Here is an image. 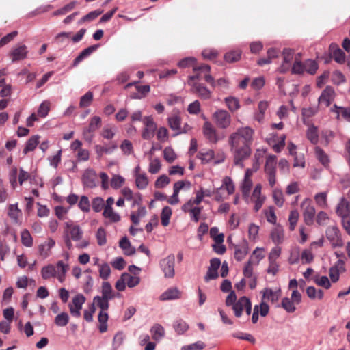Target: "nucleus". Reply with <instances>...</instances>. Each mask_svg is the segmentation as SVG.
<instances>
[{
    "mask_svg": "<svg viewBox=\"0 0 350 350\" xmlns=\"http://www.w3.org/2000/svg\"><path fill=\"white\" fill-rule=\"evenodd\" d=\"M182 211L185 213H189L190 218L196 223L198 222L200 219V214L203 207L191 205V202H186L182 206Z\"/></svg>",
    "mask_w": 350,
    "mask_h": 350,
    "instance_id": "2eb2a0df",
    "label": "nucleus"
},
{
    "mask_svg": "<svg viewBox=\"0 0 350 350\" xmlns=\"http://www.w3.org/2000/svg\"><path fill=\"white\" fill-rule=\"evenodd\" d=\"M150 333L153 340L159 341L165 336V329L160 324H155L151 327Z\"/></svg>",
    "mask_w": 350,
    "mask_h": 350,
    "instance_id": "c85d7f7f",
    "label": "nucleus"
},
{
    "mask_svg": "<svg viewBox=\"0 0 350 350\" xmlns=\"http://www.w3.org/2000/svg\"><path fill=\"white\" fill-rule=\"evenodd\" d=\"M28 55V49L25 44H17L9 53V57L11 58L12 62H19L27 58Z\"/></svg>",
    "mask_w": 350,
    "mask_h": 350,
    "instance_id": "9b49d317",
    "label": "nucleus"
},
{
    "mask_svg": "<svg viewBox=\"0 0 350 350\" xmlns=\"http://www.w3.org/2000/svg\"><path fill=\"white\" fill-rule=\"evenodd\" d=\"M256 266H257V265L254 264L252 259H249L243 270L244 276L246 278H251L253 275L254 267Z\"/></svg>",
    "mask_w": 350,
    "mask_h": 350,
    "instance_id": "338daca9",
    "label": "nucleus"
},
{
    "mask_svg": "<svg viewBox=\"0 0 350 350\" xmlns=\"http://www.w3.org/2000/svg\"><path fill=\"white\" fill-rule=\"evenodd\" d=\"M180 295L177 288H170L161 295L160 299L162 301L176 299L180 298Z\"/></svg>",
    "mask_w": 350,
    "mask_h": 350,
    "instance_id": "bb28decb",
    "label": "nucleus"
},
{
    "mask_svg": "<svg viewBox=\"0 0 350 350\" xmlns=\"http://www.w3.org/2000/svg\"><path fill=\"white\" fill-rule=\"evenodd\" d=\"M317 204L321 208H325L327 204V193L325 192L318 193L314 196Z\"/></svg>",
    "mask_w": 350,
    "mask_h": 350,
    "instance_id": "bf43d9fd",
    "label": "nucleus"
},
{
    "mask_svg": "<svg viewBox=\"0 0 350 350\" xmlns=\"http://www.w3.org/2000/svg\"><path fill=\"white\" fill-rule=\"evenodd\" d=\"M145 126L142 136L144 139H150L154 135L157 125L151 116H146L142 120Z\"/></svg>",
    "mask_w": 350,
    "mask_h": 350,
    "instance_id": "f8f14e48",
    "label": "nucleus"
},
{
    "mask_svg": "<svg viewBox=\"0 0 350 350\" xmlns=\"http://www.w3.org/2000/svg\"><path fill=\"white\" fill-rule=\"evenodd\" d=\"M101 124L102 120L99 116H94L91 118L88 126L83 131V138L85 141L89 143L92 142L94 137V132L101 126Z\"/></svg>",
    "mask_w": 350,
    "mask_h": 350,
    "instance_id": "423d86ee",
    "label": "nucleus"
},
{
    "mask_svg": "<svg viewBox=\"0 0 350 350\" xmlns=\"http://www.w3.org/2000/svg\"><path fill=\"white\" fill-rule=\"evenodd\" d=\"M92 209L96 213H98L101 211V210H105V204L104 200L100 197H96L93 199L92 202Z\"/></svg>",
    "mask_w": 350,
    "mask_h": 350,
    "instance_id": "052dcab7",
    "label": "nucleus"
},
{
    "mask_svg": "<svg viewBox=\"0 0 350 350\" xmlns=\"http://www.w3.org/2000/svg\"><path fill=\"white\" fill-rule=\"evenodd\" d=\"M102 297L108 299L109 300L112 299L115 297V294L113 291L111 285L108 282H104L101 286Z\"/></svg>",
    "mask_w": 350,
    "mask_h": 350,
    "instance_id": "473e14b6",
    "label": "nucleus"
},
{
    "mask_svg": "<svg viewBox=\"0 0 350 350\" xmlns=\"http://www.w3.org/2000/svg\"><path fill=\"white\" fill-rule=\"evenodd\" d=\"M174 328L178 334H183L188 329L189 326L186 322L178 320L174 322Z\"/></svg>",
    "mask_w": 350,
    "mask_h": 350,
    "instance_id": "680f3d73",
    "label": "nucleus"
},
{
    "mask_svg": "<svg viewBox=\"0 0 350 350\" xmlns=\"http://www.w3.org/2000/svg\"><path fill=\"white\" fill-rule=\"evenodd\" d=\"M205 347V344L202 341H197L195 343L185 345L181 347V350H202Z\"/></svg>",
    "mask_w": 350,
    "mask_h": 350,
    "instance_id": "774afa93",
    "label": "nucleus"
},
{
    "mask_svg": "<svg viewBox=\"0 0 350 350\" xmlns=\"http://www.w3.org/2000/svg\"><path fill=\"white\" fill-rule=\"evenodd\" d=\"M248 253V246L244 243L241 246L237 247L234 251V258L237 260L241 261Z\"/></svg>",
    "mask_w": 350,
    "mask_h": 350,
    "instance_id": "f704fd0d",
    "label": "nucleus"
},
{
    "mask_svg": "<svg viewBox=\"0 0 350 350\" xmlns=\"http://www.w3.org/2000/svg\"><path fill=\"white\" fill-rule=\"evenodd\" d=\"M109 319L108 314L106 311H100L98 314V319L100 323L98 329L101 333L107 330V321Z\"/></svg>",
    "mask_w": 350,
    "mask_h": 350,
    "instance_id": "72a5a7b5",
    "label": "nucleus"
},
{
    "mask_svg": "<svg viewBox=\"0 0 350 350\" xmlns=\"http://www.w3.org/2000/svg\"><path fill=\"white\" fill-rule=\"evenodd\" d=\"M241 52L239 50L230 51L224 55V60L228 63L237 62L241 58Z\"/></svg>",
    "mask_w": 350,
    "mask_h": 350,
    "instance_id": "58836bf2",
    "label": "nucleus"
},
{
    "mask_svg": "<svg viewBox=\"0 0 350 350\" xmlns=\"http://www.w3.org/2000/svg\"><path fill=\"white\" fill-rule=\"evenodd\" d=\"M68 266L62 261H58L56 266L49 264L41 269V275L44 280H49L51 278H57L61 283L65 280L66 273Z\"/></svg>",
    "mask_w": 350,
    "mask_h": 350,
    "instance_id": "f03ea898",
    "label": "nucleus"
},
{
    "mask_svg": "<svg viewBox=\"0 0 350 350\" xmlns=\"http://www.w3.org/2000/svg\"><path fill=\"white\" fill-rule=\"evenodd\" d=\"M146 208L144 206H141L138 208L137 213H133L131 215V219L134 224L137 225L139 222V219L141 217H144L146 215Z\"/></svg>",
    "mask_w": 350,
    "mask_h": 350,
    "instance_id": "4d7b16f0",
    "label": "nucleus"
},
{
    "mask_svg": "<svg viewBox=\"0 0 350 350\" xmlns=\"http://www.w3.org/2000/svg\"><path fill=\"white\" fill-rule=\"evenodd\" d=\"M318 69V64L316 61L307 59L304 62V71L310 75H314Z\"/></svg>",
    "mask_w": 350,
    "mask_h": 350,
    "instance_id": "8fccbe9b",
    "label": "nucleus"
},
{
    "mask_svg": "<svg viewBox=\"0 0 350 350\" xmlns=\"http://www.w3.org/2000/svg\"><path fill=\"white\" fill-rule=\"evenodd\" d=\"M21 243L26 247H31L33 245V239L29 232L25 229L21 233Z\"/></svg>",
    "mask_w": 350,
    "mask_h": 350,
    "instance_id": "6e6d98bb",
    "label": "nucleus"
},
{
    "mask_svg": "<svg viewBox=\"0 0 350 350\" xmlns=\"http://www.w3.org/2000/svg\"><path fill=\"white\" fill-rule=\"evenodd\" d=\"M193 75L188 77L187 82H198L204 79L208 83H213V77L211 75V66L208 64H201L200 66H193Z\"/></svg>",
    "mask_w": 350,
    "mask_h": 350,
    "instance_id": "7ed1b4c3",
    "label": "nucleus"
},
{
    "mask_svg": "<svg viewBox=\"0 0 350 350\" xmlns=\"http://www.w3.org/2000/svg\"><path fill=\"white\" fill-rule=\"evenodd\" d=\"M265 197L261 196V186L260 185H256L252 195V200L254 202V210L256 212L258 211L259 209L262 207L264 201Z\"/></svg>",
    "mask_w": 350,
    "mask_h": 350,
    "instance_id": "6ab92c4d",
    "label": "nucleus"
},
{
    "mask_svg": "<svg viewBox=\"0 0 350 350\" xmlns=\"http://www.w3.org/2000/svg\"><path fill=\"white\" fill-rule=\"evenodd\" d=\"M191 87L190 92L196 94L200 98L208 100L211 98V92L208 88L199 82H187Z\"/></svg>",
    "mask_w": 350,
    "mask_h": 350,
    "instance_id": "6e6552de",
    "label": "nucleus"
},
{
    "mask_svg": "<svg viewBox=\"0 0 350 350\" xmlns=\"http://www.w3.org/2000/svg\"><path fill=\"white\" fill-rule=\"evenodd\" d=\"M94 304L101 309L100 311H107L109 309V299L102 296H95L93 299Z\"/></svg>",
    "mask_w": 350,
    "mask_h": 350,
    "instance_id": "e433bc0d",
    "label": "nucleus"
},
{
    "mask_svg": "<svg viewBox=\"0 0 350 350\" xmlns=\"http://www.w3.org/2000/svg\"><path fill=\"white\" fill-rule=\"evenodd\" d=\"M281 304L282 307L288 312H293L296 310L294 302L288 297L283 298Z\"/></svg>",
    "mask_w": 350,
    "mask_h": 350,
    "instance_id": "0e129e2a",
    "label": "nucleus"
},
{
    "mask_svg": "<svg viewBox=\"0 0 350 350\" xmlns=\"http://www.w3.org/2000/svg\"><path fill=\"white\" fill-rule=\"evenodd\" d=\"M282 55L283 62L278 70L280 72L284 73L291 67V63L294 57V51L291 49H284Z\"/></svg>",
    "mask_w": 350,
    "mask_h": 350,
    "instance_id": "dca6fc26",
    "label": "nucleus"
},
{
    "mask_svg": "<svg viewBox=\"0 0 350 350\" xmlns=\"http://www.w3.org/2000/svg\"><path fill=\"white\" fill-rule=\"evenodd\" d=\"M119 245L124 250L126 255L130 256L135 253V249L131 246L126 237L121 239L119 242Z\"/></svg>",
    "mask_w": 350,
    "mask_h": 350,
    "instance_id": "7c9ffc66",
    "label": "nucleus"
},
{
    "mask_svg": "<svg viewBox=\"0 0 350 350\" xmlns=\"http://www.w3.org/2000/svg\"><path fill=\"white\" fill-rule=\"evenodd\" d=\"M172 215V209L169 206L163 207L161 214V224L163 226H168L170 223V219Z\"/></svg>",
    "mask_w": 350,
    "mask_h": 350,
    "instance_id": "09e8293b",
    "label": "nucleus"
},
{
    "mask_svg": "<svg viewBox=\"0 0 350 350\" xmlns=\"http://www.w3.org/2000/svg\"><path fill=\"white\" fill-rule=\"evenodd\" d=\"M301 208L303 211V217L304 222L308 226H311L314 223V219L316 213L312 200L306 198L301 203Z\"/></svg>",
    "mask_w": 350,
    "mask_h": 350,
    "instance_id": "39448f33",
    "label": "nucleus"
},
{
    "mask_svg": "<svg viewBox=\"0 0 350 350\" xmlns=\"http://www.w3.org/2000/svg\"><path fill=\"white\" fill-rule=\"evenodd\" d=\"M213 118L216 125L221 129H227L231 123V116L226 110L216 111L213 114Z\"/></svg>",
    "mask_w": 350,
    "mask_h": 350,
    "instance_id": "1a4fd4ad",
    "label": "nucleus"
},
{
    "mask_svg": "<svg viewBox=\"0 0 350 350\" xmlns=\"http://www.w3.org/2000/svg\"><path fill=\"white\" fill-rule=\"evenodd\" d=\"M85 300V296L82 294H77L72 298L68 307L70 312L73 317H79L81 316V310Z\"/></svg>",
    "mask_w": 350,
    "mask_h": 350,
    "instance_id": "9d476101",
    "label": "nucleus"
},
{
    "mask_svg": "<svg viewBox=\"0 0 350 350\" xmlns=\"http://www.w3.org/2000/svg\"><path fill=\"white\" fill-rule=\"evenodd\" d=\"M54 321L57 326L64 327L69 322V316L66 312H62L55 317Z\"/></svg>",
    "mask_w": 350,
    "mask_h": 350,
    "instance_id": "3c124183",
    "label": "nucleus"
},
{
    "mask_svg": "<svg viewBox=\"0 0 350 350\" xmlns=\"http://www.w3.org/2000/svg\"><path fill=\"white\" fill-rule=\"evenodd\" d=\"M254 133V130L249 126L237 129L228 136V142L230 148L251 146Z\"/></svg>",
    "mask_w": 350,
    "mask_h": 350,
    "instance_id": "f257e3e1",
    "label": "nucleus"
},
{
    "mask_svg": "<svg viewBox=\"0 0 350 350\" xmlns=\"http://www.w3.org/2000/svg\"><path fill=\"white\" fill-rule=\"evenodd\" d=\"M93 93L90 91L86 92L83 96L81 97L79 101V107L85 108L89 107L93 101Z\"/></svg>",
    "mask_w": 350,
    "mask_h": 350,
    "instance_id": "c03bdc74",
    "label": "nucleus"
},
{
    "mask_svg": "<svg viewBox=\"0 0 350 350\" xmlns=\"http://www.w3.org/2000/svg\"><path fill=\"white\" fill-rule=\"evenodd\" d=\"M326 237L333 247H336L342 245L340 231L336 226L328 227L326 230Z\"/></svg>",
    "mask_w": 350,
    "mask_h": 350,
    "instance_id": "4468645a",
    "label": "nucleus"
},
{
    "mask_svg": "<svg viewBox=\"0 0 350 350\" xmlns=\"http://www.w3.org/2000/svg\"><path fill=\"white\" fill-rule=\"evenodd\" d=\"M103 10H96L89 12L88 14L85 15L83 17L81 18L79 21L80 23L92 21L96 18L98 16H100L103 13Z\"/></svg>",
    "mask_w": 350,
    "mask_h": 350,
    "instance_id": "13d9d810",
    "label": "nucleus"
},
{
    "mask_svg": "<svg viewBox=\"0 0 350 350\" xmlns=\"http://www.w3.org/2000/svg\"><path fill=\"white\" fill-rule=\"evenodd\" d=\"M336 214L340 217H347L350 215V203L349 202L345 199V198H342L337 204Z\"/></svg>",
    "mask_w": 350,
    "mask_h": 350,
    "instance_id": "aec40b11",
    "label": "nucleus"
},
{
    "mask_svg": "<svg viewBox=\"0 0 350 350\" xmlns=\"http://www.w3.org/2000/svg\"><path fill=\"white\" fill-rule=\"evenodd\" d=\"M99 267V276L103 279L107 280L111 273V269L107 263L98 265Z\"/></svg>",
    "mask_w": 350,
    "mask_h": 350,
    "instance_id": "69168bd1",
    "label": "nucleus"
},
{
    "mask_svg": "<svg viewBox=\"0 0 350 350\" xmlns=\"http://www.w3.org/2000/svg\"><path fill=\"white\" fill-rule=\"evenodd\" d=\"M335 98V92L332 87L327 86L318 99L319 104L329 107Z\"/></svg>",
    "mask_w": 350,
    "mask_h": 350,
    "instance_id": "f3484780",
    "label": "nucleus"
},
{
    "mask_svg": "<svg viewBox=\"0 0 350 350\" xmlns=\"http://www.w3.org/2000/svg\"><path fill=\"white\" fill-rule=\"evenodd\" d=\"M38 138V136L35 135L28 139L23 149V153L25 154H27L29 152L33 151L36 148L39 143Z\"/></svg>",
    "mask_w": 350,
    "mask_h": 350,
    "instance_id": "c9c22d12",
    "label": "nucleus"
},
{
    "mask_svg": "<svg viewBox=\"0 0 350 350\" xmlns=\"http://www.w3.org/2000/svg\"><path fill=\"white\" fill-rule=\"evenodd\" d=\"M230 150L233 154L234 164L241 168L244 167L243 162L247 160L251 155V147L234 148Z\"/></svg>",
    "mask_w": 350,
    "mask_h": 350,
    "instance_id": "20e7f679",
    "label": "nucleus"
},
{
    "mask_svg": "<svg viewBox=\"0 0 350 350\" xmlns=\"http://www.w3.org/2000/svg\"><path fill=\"white\" fill-rule=\"evenodd\" d=\"M77 2L75 1H71L69 3L66 4L64 7L61 8L60 9H58L55 10L53 13V16H58V15H64L66 13L69 12L70 11L72 10L75 6L77 5Z\"/></svg>",
    "mask_w": 350,
    "mask_h": 350,
    "instance_id": "79ce46f5",
    "label": "nucleus"
},
{
    "mask_svg": "<svg viewBox=\"0 0 350 350\" xmlns=\"http://www.w3.org/2000/svg\"><path fill=\"white\" fill-rule=\"evenodd\" d=\"M315 154L317 159L324 165H328L329 163V159L328 155L325 152V151L321 148L320 147L315 148Z\"/></svg>",
    "mask_w": 350,
    "mask_h": 350,
    "instance_id": "4c0bfd02",
    "label": "nucleus"
},
{
    "mask_svg": "<svg viewBox=\"0 0 350 350\" xmlns=\"http://www.w3.org/2000/svg\"><path fill=\"white\" fill-rule=\"evenodd\" d=\"M98 47V44L92 45L84 50H83L79 55L74 59L72 66H77L85 58L90 56L94 51H95Z\"/></svg>",
    "mask_w": 350,
    "mask_h": 350,
    "instance_id": "4be33fe9",
    "label": "nucleus"
},
{
    "mask_svg": "<svg viewBox=\"0 0 350 350\" xmlns=\"http://www.w3.org/2000/svg\"><path fill=\"white\" fill-rule=\"evenodd\" d=\"M64 234L72 239V240L77 241L81 239L83 232L79 225L67 222L66 223Z\"/></svg>",
    "mask_w": 350,
    "mask_h": 350,
    "instance_id": "ddd939ff",
    "label": "nucleus"
},
{
    "mask_svg": "<svg viewBox=\"0 0 350 350\" xmlns=\"http://www.w3.org/2000/svg\"><path fill=\"white\" fill-rule=\"evenodd\" d=\"M271 239L275 244H280L284 238V230L280 226H275L271 232Z\"/></svg>",
    "mask_w": 350,
    "mask_h": 350,
    "instance_id": "393cba45",
    "label": "nucleus"
},
{
    "mask_svg": "<svg viewBox=\"0 0 350 350\" xmlns=\"http://www.w3.org/2000/svg\"><path fill=\"white\" fill-rule=\"evenodd\" d=\"M83 183L84 185L89 188H93L96 186V174L92 170H87L83 175Z\"/></svg>",
    "mask_w": 350,
    "mask_h": 350,
    "instance_id": "a878e982",
    "label": "nucleus"
},
{
    "mask_svg": "<svg viewBox=\"0 0 350 350\" xmlns=\"http://www.w3.org/2000/svg\"><path fill=\"white\" fill-rule=\"evenodd\" d=\"M8 216L14 221H17L21 215V211L18 207V204H10L8 207Z\"/></svg>",
    "mask_w": 350,
    "mask_h": 350,
    "instance_id": "a19ab883",
    "label": "nucleus"
},
{
    "mask_svg": "<svg viewBox=\"0 0 350 350\" xmlns=\"http://www.w3.org/2000/svg\"><path fill=\"white\" fill-rule=\"evenodd\" d=\"M247 299L248 298L247 297L243 296L233 304L232 310L235 317H240L242 315V312L244 310L245 305L246 304Z\"/></svg>",
    "mask_w": 350,
    "mask_h": 350,
    "instance_id": "cd10ccee",
    "label": "nucleus"
},
{
    "mask_svg": "<svg viewBox=\"0 0 350 350\" xmlns=\"http://www.w3.org/2000/svg\"><path fill=\"white\" fill-rule=\"evenodd\" d=\"M116 128L115 126H106L103 129L101 135L107 139H111L116 133Z\"/></svg>",
    "mask_w": 350,
    "mask_h": 350,
    "instance_id": "e2e57ef3",
    "label": "nucleus"
},
{
    "mask_svg": "<svg viewBox=\"0 0 350 350\" xmlns=\"http://www.w3.org/2000/svg\"><path fill=\"white\" fill-rule=\"evenodd\" d=\"M280 294V290L274 291L271 288H266L262 291V300L264 301L265 300H270L272 303H275L279 299Z\"/></svg>",
    "mask_w": 350,
    "mask_h": 350,
    "instance_id": "b1692460",
    "label": "nucleus"
},
{
    "mask_svg": "<svg viewBox=\"0 0 350 350\" xmlns=\"http://www.w3.org/2000/svg\"><path fill=\"white\" fill-rule=\"evenodd\" d=\"M273 198L275 204L279 206L282 207L284 202V198L283 195V192L281 189H275L273 191Z\"/></svg>",
    "mask_w": 350,
    "mask_h": 350,
    "instance_id": "864d4df0",
    "label": "nucleus"
},
{
    "mask_svg": "<svg viewBox=\"0 0 350 350\" xmlns=\"http://www.w3.org/2000/svg\"><path fill=\"white\" fill-rule=\"evenodd\" d=\"M225 103L230 111L234 112L239 107V100L234 97H227L225 98Z\"/></svg>",
    "mask_w": 350,
    "mask_h": 350,
    "instance_id": "5fc2aeb1",
    "label": "nucleus"
},
{
    "mask_svg": "<svg viewBox=\"0 0 350 350\" xmlns=\"http://www.w3.org/2000/svg\"><path fill=\"white\" fill-rule=\"evenodd\" d=\"M276 157L270 155L267 158L265 171L267 174H275Z\"/></svg>",
    "mask_w": 350,
    "mask_h": 350,
    "instance_id": "2f4dec72",
    "label": "nucleus"
},
{
    "mask_svg": "<svg viewBox=\"0 0 350 350\" xmlns=\"http://www.w3.org/2000/svg\"><path fill=\"white\" fill-rule=\"evenodd\" d=\"M55 245V241L52 238H48L38 247L40 255L44 258L49 257L51 254V250Z\"/></svg>",
    "mask_w": 350,
    "mask_h": 350,
    "instance_id": "412c9836",
    "label": "nucleus"
},
{
    "mask_svg": "<svg viewBox=\"0 0 350 350\" xmlns=\"http://www.w3.org/2000/svg\"><path fill=\"white\" fill-rule=\"evenodd\" d=\"M203 133L206 138L212 143L216 144L219 140L215 129L209 122H206L204 124Z\"/></svg>",
    "mask_w": 350,
    "mask_h": 350,
    "instance_id": "a211bd4d",
    "label": "nucleus"
},
{
    "mask_svg": "<svg viewBox=\"0 0 350 350\" xmlns=\"http://www.w3.org/2000/svg\"><path fill=\"white\" fill-rule=\"evenodd\" d=\"M135 178L136 186L139 189L146 188L148 184V179L145 174H137Z\"/></svg>",
    "mask_w": 350,
    "mask_h": 350,
    "instance_id": "ea45409f",
    "label": "nucleus"
},
{
    "mask_svg": "<svg viewBox=\"0 0 350 350\" xmlns=\"http://www.w3.org/2000/svg\"><path fill=\"white\" fill-rule=\"evenodd\" d=\"M252 187V181L251 179L243 180L241 185V192L243 197L245 200H248L249 195Z\"/></svg>",
    "mask_w": 350,
    "mask_h": 350,
    "instance_id": "49530a36",
    "label": "nucleus"
},
{
    "mask_svg": "<svg viewBox=\"0 0 350 350\" xmlns=\"http://www.w3.org/2000/svg\"><path fill=\"white\" fill-rule=\"evenodd\" d=\"M180 118L176 114H174L168 118V124L172 130H180Z\"/></svg>",
    "mask_w": 350,
    "mask_h": 350,
    "instance_id": "de8ad7c7",
    "label": "nucleus"
},
{
    "mask_svg": "<svg viewBox=\"0 0 350 350\" xmlns=\"http://www.w3.org/2000/svg\"><path fill=\"white\" fill-rule=\"evenodd\" d=\"M299 217V214L297 210H292L290 213L288 221H289V229L293 231L295 228L297 223Z\"/></svg>",
    "mask_w": 350,
    "mask_h": 350,
    "instance_id": "603ef678",
    "label": "nucleus"
},
{
    "mask_svg": "<svg viewBox=\"0 0 350 350\" xmlns=\"http://www.w3.org/2000/svg\"><path fill=\"white\" fill-rule=\"evenodd\" d=\"M330 55L338 64H343L345 61V53L336 44L330 45Z\"/></svg>",
    "mask_w": 350,
    "mask_h": 350,
    "instance_id": "5701e85b",
    "label": "nucleus"
},
{
    "mask_svg": "<svg viewBox=\"0 0 350 350\" xmlns=\"http://www.w3.org/2000/svg\"><path fill=\"white\" fill-rule=\"evenodd\" d=\"M116 148L117 145L116 144H113L110 147L103 146L100 145H96L94 147L96 153L99 157H101L104 154L111 153Z\"/></svg>",
    "mask_w": 350,
    "mask_h": 350,
    "instance_id": "37998d69",
    "label": "nucleus"
},
{
    "mask_svg": "<svg viewBox=\"0 0 350 350\" xmlns=\"http://www.w3.org/2000/svg\"><path fill=\"white\" fill-rule=\"evenodd\" d=\"M307 138L311 143L316 144L318 142L319 135L317 132V127L312 125L307 130Z\"/></svg>",
    "mask_w": 350,
    "mask_h": 350,
    "instance_id": "a18cd8bd",
    "label": "nucleus"
},
{
    "mask_svg": "<svg viewBox=\"0 0 350 350\" xmlns=\"http://www.w3.org/2000/svg\"><path fill=\"white\" fill-rule=\"evenodd\" d=\"M103 215L105 219H108L110 223H117L121 219L120 215L115 212L113 208H105Z\"/></svg>",
    "mask_w": 350,
    "mask_h": 350,
    "instance_id": "c756f323",
    "label": "nucleus"
},
{
    "mask_svg": "<svg viewBox=\"0 0 350 350\" xmlns=\"http://www.w3.org/2000/svg\"><path fill=\"white\" fill-rule=\"evenodd\" d=\"M175 256L173 254L160 260L159 265L165 278H172L174 276Z\"/></svg>",
    "mask_w": 350,
    "mask_h": 350,
    "instance_id": "0eeeda50",
    "label": "nucleus"
}]
</instances>
